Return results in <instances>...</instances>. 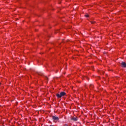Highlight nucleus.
I'll return each mask as SVG.
<instances>
[{"label": "nucleus", "instance_id": "1", "mask_svg": "<svg viewBox=\"0 0 126 126\" xmlns=\"http://www.w3.org/2000/svg\"><path fill=\"white\" fill-rule=\"evenodd\" d=\"M66 93L64 92H61L60 94H56V96L58 98H62V97H63V96H64L66 95Z\"/></svg>", "mask_w": 126, "mask_h": 126}, {"label": "nucleus", "instance_id": "2", "mask_svg": "<svg viewBox=\"0 0 126 126\" xmlns=\"http://www.w3.org/2000/svg\"><path fill=\"white\" fill-rule=\"evenodd\" d=\"M71 120L72 121H73L74 122H76V121H77V117H71Z\"/></svg>", "mask_w": 126, "mask_h": 126}, {"label": "nucleus", "instance_id": "3", "mask_svg": "<svg viewBox=\"0 0 126 126\" xmlns=\"http://www.w3.org/2000/svg\"><path fill=\"white\" fill-rule=\"evenodd\" d=\"M53 119L54 121H59V117L56 116H52Z\"/></svg>", "mask_w": 126, "mask_h": 126}, {"label": "nucleus", "instance_id": "4", "mask_svg": "<svg viewBox=\"0 0 126 126\" xmlns=\"http://www.w3.org/2000/svg\"><path fill=\"white\" fill-rule=\"evenodd\" d=\"M121 65L122 67H126V63L125 62H122L121 63Z\"/></svg>", "mask_w": 126, "mask_h": 126}, {"label": "nucleus", "instance_id": "5", "mask_svg": "<svg viewBox=\"0 0 126 126\" xmlns=\"http://www.w3.org/2000/svg\"><path fill=\"white\" fill-rule=\"evenodd\" d=\"M85 17H89V15L86 14L85 15Z\"/></svg>", "mask_w": 126, "mask_h": 126}, {"label": "nucleus", "instance_id": "6", "mask_svg": "<svg viewBox=\"0 0 126 126\" xmlns=\"http://www.w3.org/2000/svg\"><path fill=\"white\" fill-rule=\"evenodd\" d=\"M94 22H92V24H94Z\"/></svg>", "mask_w": 126, "mask_h": 126}, {"label": "nucleus", "instance_id": "7", "mask_svg": "<svg viewBox=\"0 0 126 126\" xmlns=\"http://www.w3.org/2000/svg\"><path fill=\"white\" fill-rule=\"evenodd\" d=\"M0 84H1V83H0Z\"/></svg>", "mask_w": 126, "mask_h": 126}]
</instances>
